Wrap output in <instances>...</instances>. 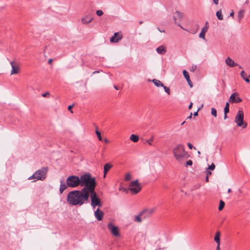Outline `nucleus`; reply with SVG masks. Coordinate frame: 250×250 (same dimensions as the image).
I'll use <instances>...</instances> for the list:
<instances>
[{"mask_svg":"<svg viewBox=\"0 0 250 250\" xmlns=\"http://www.w3.org/2000/svg\"><path fill=\"white\" fill-rule=\"evenodd\" d=\"M191 116H192V113L190 114V115L188 117V119H190L191 118Z\"/></svg>","mask_w":250,"mask_h":250,"instance_id":"57","label":"nucleus"},{"mask_svg":"<svg viewBox=\"0 0 250 250\" xmlns=\"http://www.w3.org/2000/svg\"><path fill=\"white\" fill-rule=\"evenodd\" d=\"M12 69L11 71V75L18 74L20 71V66L19 64L14 61L10 62Z\"/></svg>","mask_w":250,"mask_h":250,"instance_id":"12","label":"nucleus"},{"mask_svg":"<svg viewBox=\"0 0 250 250\" xmlns=\"http://www.w3.org/2000/svg\"><path fill=\"white\" fill-rule=\"evenodd\" d=\"M104 13L102 10H98L96 11V14L98 16H101L103 15Z\"/></svg>","mask_w":250,"mask_h":250,"instance_id":"37","label":"nucleus"},{"mask_svg":"<svg viewBox=\"0 0 250 250\" xmlns=\"http://www.w3.org/2000/svg\"><path fill=\"white\" fill-rule=\"evenodd\" d=\"M89 193L85 188L69 192L67 195V202L73 206H82L88 201Z\"/></svg>","mask_w":250,"mask_h":250,"instance_id":"1","label":"nucleus"},{"mask_svg":"<svg viewBox=\"0 0 250 250\" xmlns=\"http://www.w3.org/2000/svg\"><path fill=\"white\" fill-rule=\"evenodd\" d=\"M175 14L177 15V17H176L175 15L173 16V18L174 21V23L178 26H180L181 28L186 30L183 27V26L181 24H180L179 23H177L176 21L177 19L182 20L183 18V14L179 11H176Z\"/></svg>","mask_w":250,"mask_h":250,"instance_id":"13","label":"nucleus"},{"mask_svg":"<svg viewBox=\"0 0 250 250\" xmlns=\"http://www.w3.org/2000/svg\"><path fill=\"white\" fill-rule=\"evenodd\" d=\"M197 66L196 65H192L191 67L190 68V71L192 72H194L196 69Z\"/></svg>","mask_w":250,"mask_h":250,"instance_id":"39","label":"nucleus"},{"mask_svg":"<svg viewBox=\"0 0 250 250\" xmlns=\"http://www.w3.org/2000/svg\"><path fill=\"white\" fill-rule=\"evenodd\" d=\"M183 75L184 76V77L187 81L190 79V77L188 75V73L186 70H184L183 71Z\"/></svg>","mask_w":250,"mask_h":250,"instance_id":"30","label":"nucleus"},{"mask_svg":"<svg viewBox=\"0 0 250 250\" xmlns=\"http://www.w3.org/2000/svg\"><path fill=\"white\" fill-rule=\"evenodd\" d=\"M229 103L227 102L224 108V112H226V114H228L229 112Z\"/></svg>","mask_w":250,"mask_h":250,"instance_id":"31","label":"nucleus"},{"mask_svg":"<svg viewBox=\"0 0 250 250\" xmlns=\"http://www.w3.org/2000/svg\"><path fill=\"white\" fill-rule=\"evenodd\" d=\"M185 123V121L183 122L182 124H181V125H183Z\"/></svg>","mask_w":250,"mask_h":250,"instance_id":"62","label":"nucleus"},{"mask_svg":"<svg viewBox=\"0 0 250 250\" xmlns=\"http://www.w3.org/2000/svg\"><path fill=\"white\" fill-rule=\"evenodd\" d=\"M89 194H91V205L92 207L93 208H95L96 206H98L99 208L102 207V204L95 190L92 193H89Z\"/></svg>","mask_w":250,"mask_h":250,"instance_id":"6","label":"nucleus"},{"mask_svg":"<svg viewBox=\"0 0 250 250\" xmlns=\"http://www.w3.org/2000/svg\"><path fill=\"white\" fill-rule=\"evenodd\" d=\"M156 50L158 54H161V55H164L167 52L166 47L163 45H161V46L158 47Z\"/></svg>","mask_w":250,"mask_h":250,"instance_id":"21","label":"nucleus"},{"mask_svg":"<svg viewBox=\"0 0 250 250\" xmlns=\"http://www.w3.org/2000/svg\"><path fill=\"white\" fill-rule=\"evenodd\" d=\"M220 245L217 244V246L216 248V250H220Z\"/></svg>","mask_w":250,"mask_h":250,"instance_id":"47","label":"nucleus"},{"mask_svg":"<svg viewBox=\"0 0 250 250\" xmlns=\"http://www.w3.org/2000/svg\"><path fill=\"white\" fill-rule=\"evenodd\" d=\"M215 168V166L213 163H212L210 165L208 166V170H214Z\"/></svg>","mask_w":250,"mask_h":250,"instance_id":"36","label":"nucleus"},{"mask_svg":"<svg viewBox=\"0 0 250 250\" xmlns=\"http://www.w3.org/2000/svg\"><path fill=\"white\" fill-rule=\"evenodd\" d=\"M211 115L214 117H216L217 116V111L215 108H211Z\"/></svg>","mask_w":250,"mask_h":250,"instance_id":"33","label":"nucleus"},{"mask_svg":"<svg viewBox=\"0 0 250 250\" xmlns=\"http://www.w3.org/2000/svg\"><path fill=\"white\" fill-rule=\"evenodd\" d=\"M248 2H249L248 0H246V2H245V3L248 4Z\"/></svg>","mask_w":250,"mask_h":250,"instance_id":"59","label":"nucleus"},{"mask_svg":"<svg viewBox=\"0 0 250 250\" xmlns=\"http://www.w3.org/2000/svg\"><path fill=\"white\" fill-rule=\"evenodd\" d=\"M208 28V22H206L205 25L202 28L201 31L199 34V38L205 40V34Z\"/></svg>","mask_w":250,"mask_h":250,"instance_id":"16","label":"nucleus"},{"mask_svg":"<svg viewBox=\"0 0 250 250\" xmlns=\"http://www.w3.org/2000/svg\"><path fill=\"white\" fill-rule=\"evenodd\" d=\"M99 73V71H94L92 74H96V73Z\"/></svg>","mask_w":250,"mask_h":250,"instance_id":"53","label":"nucleus"},{"mask_svg":"<svg viewBox=\"0 0 250 250\" xmlns=\"http://www.w3.org/2000/svg\"><path fill=\"white\" fill-rule=\"evenodd\" d=\"M114 88L116 89H118L117 87L116 86H114Z\"/></svg>","mask_w":250,"mask_h":250,"instance_id":"61","label":"nucleus"},{"mask_svg":"<svg viewBox=\"0 0 250 250\" xmlns=\"http://www.w3.org/2000/svg\"><path fill=\"white\" fill-rule=\"evenodd\" d=\"M95 133L98 137V138L99 141L102 140V138L101 135V133L97 130V127H96Z\"/></svg>","mask_w":250,"mask_h":250,"instance_id":"32","label":"nucleus"},{"mask_svg":"<svg viewBox=\"0 0 250 250\" xmlns=\"http://www.w3.org/2000/svg\"><path fill=\"white\" fill-rule=\"evenodd\" d=\"M72 106H73V105H71L68 106V110H70L71 111V112H72V113L73 112H72V111H71L70 110L72 108Z\"/></svg>","mask_w":250,"mask_h":250,"instance_id":"46","label":"nucleus"},{"mask_svg":"<svg viewBox=\"0 0 250 250\" xmlns=\"http://www.w3.org/2000/svg\"><path fill=\"white\" fill-rule=\"evenodd\" d=\"M192 107V103H190V104L188 106V109H190Z\"/></svg>","mask_w":250,"mask_h":250,"instance_id":"48","label":"nucleus"},{"mask_svg":"<svg viewBox=\"0 0 250 250\" xmlns=\"http://www.w3.org/2000/svg\"><path fill=\"white\" fill-rule=\"evenodd\" d=\"M158 30L160 32H163V33H164L165 32V30L163 29V30H161L159 27L157 28Z\"/></svg>","mask_w":250,"mask_h":250,"instance_id":"49","label":"nucleus"},{"mask_svg":"<svg viewBox=\"0 0 250 250\" xmlns=\"http://www.w3.org/2000/svg\"><path fill=\"white\" fill-rule=\"evenodd\" d=\"M49 95H50L49 92H46V93H45L42 94V96L43 97H46L47 96H49Z\"/></svg>","mask_w":250,"mask_h":250,"instance_id":"42","label":"nucleus"},{"mask_svg":"<svg viewBox=\"0 0 250 250\" xmlns=\"http://www.w3.org/2000/svg\"><path fill=\"white\" fill-rule=\"evenodd\" d=\"M244 15V10H241L239 11L238 13V19L239 21L240 22L241 19L243 18Z\"/></svg>","mask_w":250,"mask_h":250,"instance_id":"28","label":"nucleus"},{"mask_svg":"<svg viewBox=\"0 0 250 250\" xmlns=\"http://www.w3.org/2000/svg\"><path fill=\"white\" fill-rule=\"evenodd\" d=\"M240 76L247 83L250 82V80L249 78L250 77V75L248 76L247 73L244 71L243 70L241 72Z\"/></svg>","mask_w":250,"mask_h":250,"instance_id":"22","label":"nucleus"},{"mask_svg":"<svg viewBox=\"0 0 250 250\" xmlns=\"http://www.w3.org/2000/svg\"><path fill=\"white\" fill-rule=\"evenodd\" d=\"M141 189L142 187L139 183L138 180L132 181L129 184V190L133 194L138 193L141 191Z\"/></svg>","mask_w":250,"mask_h":250,"instance_id":"8","label":"nucleus"},{"mask_svg":"<svg viewBox=\"0 0 250 250\" xmlns=\"http://www.w3.org/2000/svg\"><path fill=\"white\" fill-rule=\"evenodd\" d=\"M53 61V60L52 59H50L49 60H48V63L49 64H51L52 62Z\"/></svg>","mask_w":250,"mask_h":250,"instance_id":"51","label":"nucleus"},{"mask_svg":"<svg viewBox=\"0 0 250 250\" xmlns=\"http://www.w3.org/2000/svg\"><path fill=\"white\" fill-rule=\"evenodd\" d=\"M206 181L207 182H208V176H207L206 177Z\"/></svg>","mask_w":250,"mask_h":250,"instance_id":"52","label":"nucleus"},{"mask_svg":"<svg viewBox=\"0 0 250 250\" xmlns=\"http://www.w3.org/2000/svg\"><path fill=\"white\" fill-rule=\"evenodd\" d=\"M173 153L176 160L179 162H181L189 157V155L186 152L184 146L182 144H178L174 147Z\"/></svg>","mask_w":250,"mask_h":250,"instance_id":"3","label":"nucleus"},{"mask_svg":"<svg viewBox=\"0 0 250 250\" xmlns=\"http://www.w3.org/2000/svg\"><path fill=\"white\" fill-rule=\"evenodd\" d=\"M48 167H43L41 169L37 170L32 175L28 178L29 180H34L33 182L38 180H44L46 177Z\"/></svg>","mask_w":250,"mask_h":250,"instance_id":"4","label":"nucleus"},{"mask_svg":"<svg viewBox=\"0 0 250 250\" xmlns=\"http://www.w3.org/2000/svg\"><path fill=\"white\" fill-rule=\"evenodd\" d=\"M188 146L189 148L190 149H191L192 148H193V146L192 145L191 143H188ZM194 149H195L196 148L194 147Z\"/></svg>","mask_w":250,"mask_h":250,"instance_id":"40","label":"nucleus"},{"mask_svg":"<svg viewBox=\"0 0 250 250\" xmlns=\"http://www.w3.org/2000/svg\"><path fill=\"white\" fill-rule=\"evenodd\" d=\"M225 203L222 200H220V204H219V207H218V209L219 210H222L223 208H224V206H225Z\"/></svg>","mask_w":250,"mask_h":250,"instance_id":"29","label":"nucleus"},{"mask_svg":"<svg viewBox=\"0 0 250 250\" xmlns=\"http://www.w3.org/2000/svg\"><path fill=\"white\" fill-rule=\"evenodd\" d=\"M244 113L242 110H239L237 112V115L235 118V122L238 126H242L243 128L247 127V125L246 123H244Z\"/></svg>","mask_w":250,"mask_h":250,"instance_id":"7","label":"nucleus"},{"mask_svg":"<svg viewBox=\"0 0 250 250\" xmlns=\"http://www.w3.org/2000/svg\"><path fill=\"white\" fill-rule=\"evenodd\" d=\"M220 232L219 231H216L215 233L214 240L216 242L217 244L220 245Z\"/></svg>","mask_w":250,"mask_h":250,"instance_id":"23","label":"nucleus"},{"mask_svg":"<svg viewBox=\"0 0 250 250\" xmlns=\"http://www.w3.org/2000/svg\"><path fill=\"white\" fill-rule=\"evenodd\" d=\"M104 141L105 143H108V140L107 139H105L104 140Z\"/></svg>","mask_w":250,"mask_h":250,"instance_id":"55","label":"nucleus"},{"mask_svg":"<svg viewBox=\"0 0 250 250\" xmlns=\"http://www.w3.org/2000/svg\"><path fill=\"white\" fill-rule=\"evenodd\" d=\"M123 190H124V191H126V188H124V189H123Z\"/></svg>","mask_w":250,"mask_h":250,"instance_id":"64","label":"nucleus"},{"mask_svg":"<svg viewBox=\"0 0 250 250\" xmlns=\"http://www.w3.org/2000/svg\"><path fill=\"white\" fill-rule=\"evenodd\" d=\"M225 62L227 65L230 67L238 65V64L237 63H235L229 57H228L226 58Z\"/></svg>","mask_w":250,"mask_h":250,"instance_id":"18","label":"nucleus"},{"mask_svg":"<svg viewBox=\"0 0 250 250\" xmlns=\"http://www.w3.org/2000/svg\"><path fill=\"white\" fill-rule=\"evenodd\" d=\"M123 38L122 34L119 35L118 32H116L114 34L113 36L110 38V42H111L117 43L118 42Z\"/></svg>","mask_w":250,"mask_h":250,"instance_id":"14","label":"nucleus"},{"mask_svg":"<svg viewBox=\"0 0 250 250\" xmlns=\"http://www.w3.org/2000/svg\"><path fill=\"white\" fill-rule=\"evenodd\" d=\"M188 84H189V85L190 86V87H192V82L191 81H190V79H189L187 81Z\"/></svg>","mask_w":250,"mask_h":250,"instance_id":"41","label":"nucleus"},{"mask_svg":"<svg viewBox=\"0 0 250 250\" xmlns=\"http://www.w3.org/2000/svg\"><path fill=\"white\" fill-rule=\"evenodd\" d=\"M93 17L91 14L87 15L81 19L82 22L84 24L89 23L93 21Z\"/></svg>","mask_w":250,"mask_h":250,"instance_id":"15","label":"nucleus"},{"mask_svg":"<svg viewBox=\"0 0 250 250\" xmlns=\"http://www.w3.org/2000/svg\"><path fill=\"white\" fill-rule=\"evenodd\" d=\"M238 93L234 92L232 93L229 99V102L231 103H239L242 101V100L238 96Z\"/></svg>","mask_w":250,"mask_h":250,"instance_id":"11","label":"nucleus"},{"mask_svg":"<svg viewBox=\"0 0 250 250\" xmlns=\"http://www.w3.org/2000/svg\"><path fill=\"white\" fill-rule=\"evenodd\" d=\"M163 87H164L165 91L167 93L168 95H169L170 94V88L169 87H167V86H165L164 85V86Z\"/></svg>","mask_w":250,"mask_h":250,"instance_id":"35","label":"nucleus"},{"mask_svg":"<svg viewBox=\"0 0 250 250\" xmlns=\"http://www.w3.org/2000/svg\"><path fill=\"white\" fill-rule=\"evenodd\" d=\"M192 165V161L191 160L188 161L185 165V166L187 167L188 166H191Z\"/></svg>","mask_w":250,"mask_h":250,"instance_id":"38","label":"nucleus"},{"mask_svg":"<svg viewBox=\"0 0 250 250\" xmlns=\"http://www.w3.org/2000/svg\"><path fill=\"white\" fill-rule=\"evenodd\" d=\"M227 118H228L227 114H226V112H224V119L225 120Z\"/></svg>","mask_w":250,"mask_h":250,"instance_id":"50","label":"nucleus"},{"mask_svg":"<svg viewBox=\"0 0 250 250\" xmlns=\"http://www.w3.org/2000/svg\"><path fill=\"white\" fill-rule=\"evenodd\" d=\"M143 22V21H139V24H141Z\"/></svg>","mask_w":250,"mask_h":250,"instance_id":"58","label":"nucleus"},{"mask_svg":"<svg viewBox=\"0 0 250 250\" xmlns=\"http://www.w3.org/2000/svg\"><path fill=\"white\" fill-rule=\"evenodd\" d=\"M107 227L113 235L115 237H119L120 236L118 227L114 225L112 223H109Z\"/></svg>","mask_w":250,"mask_h":250,"instance_id":"9","label":"nucleus"},{"mask_svg":"<svg viewBox=\"0 0 250 250\" xmlns=\"http://www.w3.org/2000/svg\"><path fill=\"white\" fill-rule=\"evenodd\" d=\"M131 179V176L130 173H127L125 177V180L126 181H129Z\"/></svg>","mask_w":250,"mask_h":250,"instance_id":"34","label":"nucleus"},{"mask_svg":"<svg viewBox=\"0 0 250 250\" xmlns=\"http://www.w3.org/2000/svg\"><path fill=\"white\" fill-rule=\"evenodd\" d=\"M200 108H201V107L199 108L198 109V110H197V111H196V112H195L194 113L193 115H194V116H197V115H198V111L200 110Z\"/></svg>","mask_w":250,"mask_h":250,"instance_id":"44","label":"nucleus"},{"mask_svg":"<svg viewBox=\"0 0 250 250\" xmlns=\"http://www.w3.org/2000/svg\"><path fill=\"white\" fill-rule=\"evenodd\" d=\"M155 210L156 208H153L150 209L146 208L140 212V215H143L144 219H147L151 216Z\"/></svg>","mask_w":250,"mask_h":250,"instance_id":"10","label":"nucleus"},{"mask_svg":"<svg viewBox=\"0 0 250 250\" xmlns=\"http://www.w3.org/2000/svg\"><path fill=\"white\" fill-rule=\"evenodd\" d=\"M206 173H206V176H210L211 174V172L209 170H208V169L207 170Z\"/></svg>","mask_w":250,"mask_h":250,"instance_id":"43","label":"nucleus"},{"mask_svg":"<svg viewBox=\"0 0 250 250\" xmlns=\"http://www.w3.org/2000/svg\"><path fill=\"white\" fill-rule=\"evenodd\" d=\"M231 192V189H230V188H229V189H228V193H229V192Z\"/></svg>","mask_w":250,"mask_h":250,"instance_id":"56","label":"nucleus"},{"mask_svg":"<svg viewBox=\"0 0 250 250\" xmlns=\"http://www.w3.org/2000/svg\"><path fill=\"white\" fill-rule=\"evenodd\" d=\"M67 186L70 188H76L80 185L79 177L75 175L69 176L66 180Z\"/></svg>","mask_w":250,"mask_h":250,"instance_id":"5","label":"nucleus"},{"mask_svg":"<svg viewBox=\"0 0 250 250\" xmlns=\"http://www.w3.org/2000/svg\"><path fill=\"white\" fill-rule=\"evenodd\" d=\"M104 212L98 208L94 212V215L98 221L102 220L104 216Z\"/></svg>","mask_w":250,"mask_h":250,"instance_id":"17","label":"nucleus"},{"mask_svg":"<svg viewBox=\"0 0 250 250\" xmlns=\"http://www.w3.org/2000/svg\"><path fill=\"white\" fill-rule=\"evenodd\" d=\"M152 82L154 83L155 85L157 87H159V86L162 87L164 86L163 83L160 81H159L158 80L153 79L152 80Z\"/></svg>","mask_w":250,"mask_h":250,"instance_id":"25","label":"nucleus"},{"mask_svg":"<svg viewBox=\"0 0 250 250\" xmlns=\"http://www.w3.org/2000/svg\"><path fill=\"white\" fill-rule=\"evenodd\" d=\"M233 15H234V13H233V12H232L230 13L229 16L232 17V16H233Z\"/></svg>","mask_w":250,"mask_h":250,"instance_id":"54","label":"nucleus"},{"mask_svg":"<svg viewBox=\"0 0 250 250\" xmlns=\"http://www.w3.org/2000/svg\"><path fill=\"white\" fill-rule=\"evenodd\" d=\"M148 143L150 145H151L150 140L148 141Z\"/></svg>","mask_w":250,"mask_h":250,"instance_id":"60","label":"nucleus"},{"mask_svg":"<svg viewBox=\"0 0 250 250\" xmlns=\"http://www.w3.org/2000/svg\"><path fill=\"white\" fill-rule=\"evenodd\" d=\"M130 139L134 143H136L139 141V137L136 135L132 134L130 136Z\"/></svg>","mask_w":250,"mask_h":250,"instance_id":"26","label":"nucleus"},{"mask_svg":"<svg viewBox=\"0 0 250 250\" xmlns=\"http://www.w3.org/2000/svg\"><path fill=\"white\" fill-rule=\"evenodd\" d=\"M112 167V165L109 163H106L104 167V177L105 178L107 172Z\"/></svg>","mask_w":250,"mask_h":250,"instance_id":"20","label":"nucleus"},{"mask_svg":"<svg viewBox=\"0 0 250 250\" xmlns=\"http://www.w3.org/2000/svg\"><path fill=\"white\" fill-rule=\"evenodd\" d=\"M67 183L65 184L63 180H61L60 181V186L59 188V191L60 194H62L65 189H66L67 187Z\"/></svg>","mask_w":250,"mask_h":250,"instance_id":"19","label":"nucleus"},{"mask_svg":"<svg viewBox=\"0 0 250 250\" xmlns=\"http://www.w3.org/2000/svg\"><path fill=\"white\" fill-rule=\"evenodd\" d=\"M142 219H144L143 215H140V212L139 214L137 216L135 217V218L134 219V221L135 222L141 223L142 221Z\"/></svg>","mask_w":250,"mask_h":250,"instance_id":"24","label":"nucleus"},{"mask_svg":"<svg viewBox=\"0 0 250 250\" xmlns=\"http://www.w3.org/2000/svg\"><path fill=\"white\" fill-rule=\"evenodd\" d=\"M214 3L216 5L218 4L219 0H213Z\"/></svg>","mask_w":250,"mask_h":250,"instance_id":"45","label":"nucleus"},{"mask_svg":"<svg viewBox=\"0 0 250 250\" xmlns=\"http://www.w3.org/2000/svg\"><path fill=\"white\" fill-rule=\"evenodd\" d=\"M216 15L219 20H223V16L221 10L216 12Z\"/></svg>","mask_w":250,"mask_h":250,"instance_id":"27","label":"nucleus"},{"mask_svg":"<svg viewBox=\"0 0 250 250\" xmlns=\"http://www.w3.org/2000/svg\"><path fill=\"white\" fill-rule=\"evenodd\" d=\"M239 68H240V69L242 68V66H240V65L239 66Z\"/></svg>","mask_w":250,"mask_h":250,"instance_id":"63","label":"nucleus"},{"mask_svg":"<svg viewBox=\"0 0 250 250\" xmlns=\"http://www.w3.org/2000/svg\"><path fill=\"white\" fill-rule=\"evenodd\" d=\"M80 185L83 187L88 193H92L95 190L96 182L95 178H92L90 173L82 175L79 178Z\"/></svg>","mask_w":250,"mask_h":250,"instance_id":"2","label":"nucleus"}]
</instances>
